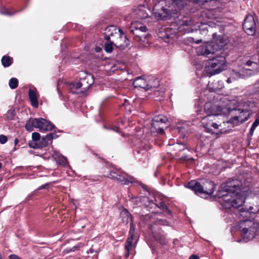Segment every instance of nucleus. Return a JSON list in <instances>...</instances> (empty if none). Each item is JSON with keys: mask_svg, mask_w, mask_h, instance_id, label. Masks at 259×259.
Wrapping results in <instances>:
<instances>
[{"mask_svg": "<svg viewBox=\"0 0 259 259\" xmlns=\"http://www.w3.org/2000/svg\"><path fill=\"white\" fill-rule=\"evenodd\" d=\"M239 183L238 181H233L224 186L222 185L218 192V196L223 199L224 205L228 208L232 207L238 208L245 202V197L236 192L240 189Z\"/></svg>", "mask_w": 259, "mask_h": 259, "instance_id": "f257e3e1", "label": "nucleus"}, {"mask_svg": "<svg viewBox=\"0 0 259 259\" xmlns=\"http://www.w3.org/2000/svg\"><path fill=\"white\" fill-rule=\"evenodd\" d=\"M165 6L163 2L156 4L153 9V14L157 20H167L178 18V0H167Z\"/></svg>", "mask_w": 259, "mask_h": 259, "instance_id": "f03ea898", "label": "nucleus"}, {"mask_svg": "<svg viewBox=\"0 0 259 259\" xmlns=\"http://www.w3.org/2000/svg\"><path fill=\"white\" fill-rule=\"evenodd\" d=\"M227 43V40L223 36H218L216 33H213L212 41L198 47L196 49V52L199 55L208 56L221 50Z\"/></svg>", "mask_w": 259, "mask_h": 259, "instance_id": "7ed1b4c3", "label": "nucleus"}, {"mask_svg": "<svg viewBox=\"0 0 259 259\" xmlns=\"http://www.w3.org/2000/svg\"><path fill=\"white\" fill-rule=\"evenodd\" d=\"M246 66L248 68H243L239 72H234L232 74L235 78H245L259 72V52L246 61Z\"/></svg>", "mask_w": 259, "mask_h": 259, "instance_id": "20e7f679", "label": "nucleus"}, {"mask_svg": "<svg viewBox=\"0 0 259 259\" xmlns=\"http://www.w3.org/2000/svg\"><path fill=\"white\" fill-rule=\"evenodd\" d=\"M187 187L201 197L203 195H211L213 193L214 189V185L212 182L202 180L200 181H191L188 183Z\"/></svg>", "mask_w": 259, "mask_h": 259, "instance_id": "39448f33", "label": "nucleus"}, {"mask_svg": "<svg viewBox=\"0 0 259 259\" xmlns=\"http://www.w3.org/2000/svg\"><path fill=\"white\" fill-rule=\"evenodd\" d=\"M223 118L215 117L212 115H206L202 119L201 123L207 132L213 133L215 130L220 128V133H224L227 132V130L223 127Z\"/></svg>", "mask_w": 259, "mask_h": 259, "instance_id": "423d86ee", "label": "nucleus"}, {"mask_svg": "<svg viewBox=\"0 0 259 259\" xmlns=\"http://www.w3.org/2000/svg\"><path fill=\"white\" fill-rule=\"evenodd\" d=\"M259 228V225L253 220H243L240 222L239 229L244 239H253Z\"/></svg>", "mask_w": 259, "mask_h": 259, "instance_id": "0eeeda50", "label": "nucleus"}, {"mask_svg": "<svg viewBox=\"0 0 259 259\" xmlns=\"http://www.w3.org/2000/svg\"><path fill=\"white\" fill-rule=\"evenodd\" d=\"M226 67V60L223 56H217L209 59L206 64V70L211 75L219 73Z\"/></svg>", "mask_w": 259, "mask_h": 259, "instance_id": "6e6552de", "label": "nucleus"}, {"mask_svg": "<svg viewBox=\"0 0 259 259\" xmlns=\"http://www.w3.org/2000/svg\"><path fill=\"white\" fill-rule=\"evenodd\" d=\"M230 111L228 108L222 107L210 102L206 103L204 105V112L206 115H212L215 117L224 118V115L227 114Z\"/></svg>", "mask_w": 259, "mask_h": 259, "instance_id": "1a4fd4ad", "label": "nucleus"}, {"mask_svg": "<svg viewBox=\"0 0 259 259\" xmlns=\"http://www.w3.org/2000/svg\"><path fill=\"white\" fill-rule=\"evenodd\" d=\"M257 24H258L257 17L254 15H248L243 24L245 32L249 35H253L256 30Z\"/></svg>", "mask_w": 259, "mask_h": 259, "instance_id": "9d476101", "label": "nucleus"}, {"mask_svg": "<svg viewBox=\"0 0 259 259\" xmlns=\"http://www.w3.org/2000/svg\"><path fill=\"white\" fill-rule=\"evenodd\" d=\"M159 225H168V222L166 220L163 219H157L153 224L151 225L150 229L153 234V236L156 241L161 244H165V235L161 232H158L157 229L159 230L158 226Z\"/></svg>", "mask_w": 259, "mask_h": 259, "instance_id": "9b49d317", "label": "nucleus"}, {"mask_svg": "<svg viewBox=\"0 0 259 259\" xmlns=\"http://www.w3.org/2000/svg\"><path fill=\"white\" fill-rule=\"evenodd\" d=\"M58 136L55 133H50L45 136H43L39 143H35L32 142L29 143L30 147L37 149L47 146L49 144H51L53 139L58 138Z\"/></svg>", "mask_w": 259, "mask_h": 259, "instance_id": "f8f14e48", "label": "nucleus"}, {"mask_svg": "<svg viewBox=\"0 0 259 259\" xmlns=\"http://www.w3.org/2000/svg\"><path fill=\"white\" fill-rule=\"evenodd\" d=\"M129 40L127 38L126 35L121 30L118 32L115 36L112 38V42L114 43V45L121 49H124L129 45Z\"/></svg>", "mask_w": 259, "mask_h": 259, "instance_id": "ddd939ff", "label": "nucleus"}, {"mask_svg": "<svg viewBox=\"0 0 259 259\" xmlns=\"http://www.w3.org/2000/svg\"><path fill=\"white\" fill-rule=\"evenodd\" d=\"M140 200L141 202H143L147 207L152 208L156 206L161 208L163 210L167 209L164 202L161 201L157 203V200L155 198L154 199H150L147 197H143L141 198Z\"/></svg>", "mask_w": 259, "mask_h": 259, "instance_id": "4468645a", "label": "nucleus"}, {"mask_svg": "<svg viewBox=\"0 0 259 259\" xmlns=\"http://www.w3.org/2000/svg\"><path fill=\"white\" fill-rule=\"evenodd\" d=\"M78 82L80 85L81 90H82V93L83 94L94 83V77L90 74H87L85 77L80 78Z\"/></svg>", "mask_w": 259, "mask_h": 259, "instance_id": "2eb2a0df", "label": "nucleus"}, {"mask_svg": "<svg viewBox=\"0 0 259 259\" xmlns=\"http://www.w3.org/2000/svg\"><path fill=\"white\" fill-rule=\"evenodd\" d=\"M135 231V227L133 223L132 222L130 223V229L128 233V237L125 242V249L126 250V256L128 257L130 254V251L133 244V240L134 239V234Z\"/></svg>", "mask_w": 259, "mask_h": 259, "instance_id": "dca6fc26", "label": "nucleus"}, {"mask_svg": "<svg viewBox=\"0 0 259 259\" xmlns=\"http://www.w3.org/2000/svg\"><path fill=\"white\" fill-rule=\"evenodd\" d=\"M104 38L106 40H110L113 38H115L116 35L120 31V28H117L116 26L110 25L107 27L104 30Z\"/></svg>", "mask_w": 259, "mask_h": 259, "instance_id": "f3484780", "label": "nucleus"}, {"mask_svg": "<svg viewBox=\"0 0 259 259\" xmlns=\"http://www.w3.org/2000/svg\"><path fill=\"white\" fill-rule=\"evenodd\" d=\"M38 128L40 131H50L54 128V124L42 118H38Z\"/></svg>", "mask_w": 259, "mask_h": 259, "instance_id": "a211bd4d", "label": "nucleus"}, {"mask_svg": "<svg viewBox=\"0 0 259 259\" xmlns=\"http://www.w3.org/2000/svg\"><path fill=\"white\" fill-rule=\"evenodd\" d=\"M247 119V117H245L244 118H242V116L241 115L235 116L231 118L228 121L225 122L224 120H223V127H225V126L226 125V124H228L229 123L232 124V126H236L245 122Z\"/></svg>", "mask_w": 259, "mask_h": 259, "instance_id": "6ab92c4d", "label": "nucleus"}, {"mask_svg": "<svg viewBox=\"0 0 259 259\" xmlns=\"http://www.w3.org/2000/svg\"><path fill=\"white\" fill-rule=\"evenodd\" d=\"M147 77L144 78L142 77H137L133 81V84L135 88H141L145 91H147Z\"/></svg>", "mask_w": 259, "mask_h": 259, "instance_id": "aec40b11", "label": "nucleus"}, {"mask_svg": "<svg viewBox=\"0 0 259 259\" xmlns=\"http://www.w3.org/2000/svg\"><path fill=\"white\" fill-rule=\"evenodd\" d=\"M168 127L167 125H162L152 119L151 123V131L152 133L163 134L164 129Z\"/></svg>", "mask_w": 259, "mask_h": 259, "instance_id": "412c9836", "label": "nucleus"}, {"mask_svg": "<svg viewBox=\"0 0 259 259\" xmlns=\"http://www.w3.org/2000/svg\"><path fill=\"white\" fill-rule=\"evenodd\" d=\"M147 91L152 90L159 86V81L158 79L153 76H150L147 77Z\"/></svg>", "mask_w": 259, "mask_h": 259, "instance_id": "4be33fe9", "label": "nucleus"}, {"mask_svg": "<svg viewBox=\"0 0 259 259\" xmlns=\"http://www.w3.org/2000/svg\"><path fill=\"white\" fill-rule=\"evenodd\" d=\"M66 88L73 94H83L79 82H71L66 84Z\"/></svg>", "mask_w": 259, "mask_h": 259, "instance_id": "5701e85b", "label": "nucleus"}, {"mask_svg": "<svg viewBox=\"0 0 259 259\" xmlns=\"http://www.w3.org/2000/svg\"><path fill=\"white\" fill-rule=\"evenodd\" d=\"M117 181L121 184L128 185L130 183H134V179L133 177L128 176L125 173L121 172Z\"/></svg>", "mask_w": 259, "mask_h": 259, "instance_id": "b1692460", "label": "nucleus"}, {"mask_svg": "<svg viewBox=\"0 0 259 259\" xmlns=\"http://www.w3.org/2000/svg\"><path fill=\"white\" fill-rule=\"evenodd\" d=\"M28 96L31 105L34 108H38V103L36 95V91L35 90L30 89L28 91Z\"/></svg>", "mask_w": 259, "mask_h": 259, "instance_id": "393cba45", "label": "nucleus"}, {"mask_svg": "<svg viewBox=\"0 0 259 259\" xmlns=\"http://www.w3.org/2000/svg\"><path fill=\"white\" fill-rule=\"evenodd\" d=\"M38 118H31L28 120L25 124L26 130L31 132L34 127L38 128Z\"/></svg>", "mask_w": 259, "mask_h": 259, "instance_id": "a878e982", "label": "nucleus"}, {"mask_svg": "<svg viewBox=\"0 0 259 259\" xmlns=\"http://www.w3.org/2000/svg\"><path fill=\"white\" fill-rule=\"evenodd\" d=\"M135 13L137 17L139 19H145L149 16L148 13L147 12L144 7H140L135 10Z\"/></svg>", "mask_w": 259, "mask_h": 259, "instance_id": "bb28decb", "label": "nucleus"}, {"mask_svg": "<svg viewBox=\"0 0 259 259\" xmlns=\"http://www.w3.org/2000/svg\"><path fill=\"white\" fill-rule=\"evenodd\" d=\"M153 119L155 120L156 122L162 124V126L167 125L168 126L169 125L168 118L166 116L163 115H158L155 116Z\"/></svg>", "mask_w": 259, "mask_h": 259, "instance_id": "cd10ccee", "label": "nucleus"}, {"mask_svg": "<svg viewBox=\"0 0 259 259\" xmlns=\"http://www.w3.org/2000/svg\"><path fill=\"white\" fill-rule=\"evenodd\" d=\"M120 218L123 223L127 224L130 221H132L131 215L126 209H123L120 213Z\"/></svg>", "mask_w": 259, "mask_h": 259, "instance_id": "c85d7f7f", "label": "nucleus"}, {"mask_svg": "<svg viewBox=\"0 0 259 259\" xmlns=\"http://www.w3.org/2000/svg\"><path fill=\"white\" fill-rule=\"evenodd\" d=\"M166 35L168 39H174V40H177L178 38V31L177 30L172 32V28H168L166 30Z\"/></svg>", "mask_w": 259, "mask_h": 259, "instance_id": "c756f323", "label": "nucleus"}, {"mask_svg": "<svg viewBox=\"0 0 259 259\" xmlns=\"http://www.w3.org/2000/svg\"><path fill=\"white\" fill-rule=\"evenodd\" d=\"M140 24L134 23L132 24V27L130 28V31L137 36H140L139 34V25Z\"/></svg>", "mask_w": 259, "mask_h": 259, "instance_id": "7c9ffc66", "label": "nucleus"}, {"mask_svg": "<svg viewBox=\"0 0 259 259\" xmlns=\"http://www.w3.org/2000/svg\"><path fill=\"white\" fill-rule=\"evenodd\" d=\"M2 64L5 67H9L12 63L11 57L9 56H4L2 59Z\"/></svg>", "mask_w": 259, "mask_h": 259, "instance_id": "2f4dec72", "label": "nucleus"}, {"mask_svg": "<svg viewBox=\"0 0 259 259\" xmlns=\"http://www.w3.org/2000/svg\"><path fill=\"white\" fill-rule=\"evenodd\" d=\"M9 84L11 89H16L18 87V79L16 78H12L9 81Z\"/></svg>", "mask_w": 259, "mask_h": 259, "instance_id": "473e14b6", "label": "nucleus"}, {"mask_svg": "<svg viewBox=\"0 0 259 259\" xmlns=\"http://www.w3.org/2000/svg\"><path fill=\"white\" fill-rule=\"evenodd\" d=\"M121 173V172L120 171H110L108 177L113 180L117 181Z\"/></svg>", "mask_w": 259, "mask_h": 259, "instance_id": "72a5a7b5", "label": "nucleus"}, {"mask_svg": "<svg viewBox=\"0 0 259 259\" xmlns=\"http://www.w3.org/2000/svg\"><path fill=\"white\" fill-rule=\"evenodd\" d=\"M110 42L105 43V50L107 53H111L113 50V45H114V42H112V39L109 40Z\"/></svg>", "mask_w": 259, "mask_h": 259, "instance_id": "f704fd0d", "label": "nucleus"}, {"mask_svg": "<svg viewBox=\"0 0 259 259\" xmlns=\"http://www.w3.org/2000/svg\"><path fill=\"white\" fill-rule=\"evenodd\" d=\"M32 141L30 143L34 142L35 143H38L40 141V134L38 133L34 132L32 134Z\"/></svg>", "mask_w": 259, "mask_h": 259, "instance_id": "c9c22d12", "label": "nucleus"}, {"mask_svg": "<svg viewBox=\"0 0 259 259\" xmlns=\"http://www.w3.org/2000/svg\"><path fill=\"white\" fill-rule=\"evenodd\" d=\"M15 110H9L6 114V118L9 120H12L15 116Z\"/></svg>", "mask_w": 259, "mask_h": 259, "instance_id": "e433bc0d", "label": "nucleus"}, {"mask_svg": "<svg viewBox=\"0 0 259 259\" xmlns=\"http://www.w3.org/2000/svg\"><path fill=\"white\" fill-rule=\"evenodd\" d=\"M58 161L60 164L63 165H65L67 163V159L62 155L59 157Z\"/></svg>", "mask_w": 259, "mask_h": 259, "instance_id": "4c0bfd02", "label": "nucleus"}, {"mask_svg": "<svg viewBox=\"0 0 259 259\" xmlns=\"http://www.w3.org/2000/svg\"><path fill=\"white\" fill-rule=\"evenodd\" d=\"M8 141L7 137L4 135H0V143L2 144H5Z\"/></svg>", "mask_w": 259, "mask_h": 259, "instance_id": "58836bf2", "label": "nucleus"}, {"mask_svg": "<svg viewBox=\"0 0 259 259\" xmlns=\"http://www.w3.org/2000/svg\"><path fill=\"white\" fill-rule=\"evenodd\" d=\"M188 40L191 43L195 42L198 44L202 41V39H195L194 38L191 37L188 38Z\"/></svg>", "mask_w": 259, "mask_h": 259, "instance_id": "ea45409f", "label": "nucleus"}, {"mask_svg": "<svg viewBox=\"0 0 259 259\" xmlns=\"http://www.w3.org/2000/svg\"><path fill=\"white\" fill-rule=\"evenodd\" d=\"M147 28L146 26L143 25L142 24L139 25V32L141 31L142 32H145L147 31Z\"/></svg>", "mask_w": 259, "mask_h": 259, "instance_id": "a19ab883", "label": "nucleus"}, {"mask_svg": "<svg viewBox=\"0 0 259 259\" xmlns=\"http://www.w3.org/2000/svg\"><path fill=\"white\" fill-rule=\"evenodd\" d=\"M1 13L2 14H5V15H9V16H11L13 14H14L15 13H16V12H15V13H10L9 12V11L8 10H5L4 11H1Z\"/></svg>", "mask_w": 259, "mask_h": 259, "instance_id": "79ce46f5", "label": "nucleus"}, {"mask_svg": "<svg viewBox=\"0 0 259 259\" xmlns=\"http://www.w3.org/2000/svg\"><path fill=\"white\" fill-rule=\"evenodd\" d=\"M259 125V118H256L255 120L251 126L253 127L254 128H256V127Z\"/></svg>", "mask_w": 259, "mask_h": 259, "instance_id": "37998d69", "label": "nucleus"}, {"mask_svg": "<svg viewBox=\"0 0 259 259\" xmlns=\"http://www.w3.org/2000/svg\"><path fill=\"white\" fill-rule=\"evenodd\" d=\"M193 159L189 157L188 156H185V157H181L180 158H179V160H183L184 161H188L189 160H192Z\"/></svg>", "mask_w": 259, "mask_h": 259, "instance_id": "c03bdc74", "label": "nucleus"}, {"mask_svg": "<svg viewBox=\"0 0 259 259\" xmlns=\"http://www.w3.org/2000/svg\"><path fill=\"white\" fill-rule=\"evenodd\" d=\"M253 208L252 207H249V211L251 212V213H255L256 212L258 211V210H259V208L257 207L254 210H252V209Z\"/></svg>", "mask_w": 259, "mask_h": 259, "instance_id": "a18cd8bd", "label": "nucleus"}, {"mask_svg": "<svg viewBox=\"0 0 259 259\" xmlns=\"http://www.w3.org/2000/svg\"><path fill=\"white\" fill-rule=\"evenodd\" d=\"M189 259H199V257L197 255L192 254L190 256Z\"/></svg>", "mask_w": 259, "mask_h": 259, "instance_id": "49530a36", "label": "nucleus"}, {"mask_svg": "<svg viewBox=\"0 0 259 259\" xmlns=\"http://www.w3.org/2000/svg\"><path fill=\"white\" fill-rule=\"evenodd\" d=\"M59 84H60V81H59L58 82V84H57V91H58V93L59 95L60 96H61L62 94V93L61 92L60 89H59Z\"/></svg>", "mask_w": 259, "mask_h": 259, "instance_id": "de8ad7c7", "label": "nucleus"}, {"mask_svg": "<svg viewBox=\"0 0 259 259\" xmlns=\"http://www.w3.org/2000/svg\"><path fill=\"white\" fill-rule=\"evenodd\" d=\"M185 149V145L183 144H181L179 143V150H184Z\"/></svg>", "mask_w": 259, "mask_h": 259, "instance_id": "09e8293b", "label": "nucleus"}, {"mask_svg": "<svg viewBox=\"0 0 259 259\" xmlns=\"http://www.w3.org/2000/svg\"><path fill=\"white\" fill-rule=\"evenodd\" d=\"M255 128H254L253 127L251 126L250 129V131H249V134L250 135H252L253 132H254V131L255 130Z\"/></svg>", "mask_w": 259, "mask_h": 259, "instance_id": "8fccbe9b", "label": "nucleus"}, {"mask_svg": "<svg viewBox=\"0 0 259 259\" xmlns=\"http://www.w3.org/2000/svg\"><path fill=\"white\" fill-rule=\"evenodd\" d=\"M47 185L46 184V185H42V186H40L39 188H38V190H41V189H45Z\"/></svg>", "mask_w": 259, "mask_h": 259, "instance_id": "3c124183", "label": "nucleus"}, {"mask_svg": "<svg viewBox=\"0 0 259 259\" xmlns=\"http://www.w3.org/2000/svg\"><path fill=\"white\" fill-rule=\"evenodd\" d=\"M142 151L143 155H145V156H147V153L146 151H145V150H142Z\"/></svg>", "mask_w": 259, "mask_h": 259, "instance_id": "603ef678", "label": "nucleus"}, {"mask_svg": "<svg viewBox=\"0 0 259 259\" xmlns=\"http://www.w3.org/2000/svg\"><path fill=\"white\" fill-rule=\"evenodd\" d=\"M14 142H15V144L17 145L18 144V143L19 142L18 139L17 138H16L15 139Z\"/></svg>", "mask_w": 259, "mask_h": 259, "instance_id": "864d4df0", "label": "nucleus"}, {"mask_svg": "<svg viewBox=\"0 0 259 259\" xmlns=\"http://www.w3.org/2000/svg\"><path fill=\"white\" fill-rule=\"evenodd\" d=\"M238 111L240 113H242L243 112H244V110H241V109H238Z\"/></svg>", "mask_w": 259, "mask_h": 259, "instance_id": "5fc2aeb1", "label": "nucleus"}, {"mask_svg": "<svg viewBox=\"0 0 259 259\" xmlns=\"http://www.w3.org/2000/svg\"><path fill=\"white\" fill-rule=\"evenodd\" d=\"M111 130H114V131H115V132H119V129H118V128H116V130H115V129H114V128H111Z\"/></svg>", "mask_w": 259, "mask_h": 259, "instance_id": "6e6d98bb", "label": "nucleus"}, {"mask_svg": "<svg viewBox=\"0 0 259 259\" xmlns=\"http://www.w3.org/2000/svg\"><path fill=\"white\" fill-rule=\"evenodd\" d=\"M227 82H228V83H230V82H231V79H230V78H228V79H227Z\"/></svg>", "mask_w": 259, "mask_h": 259, "instance_id": "4d7b16f0", "label": "nucleus"}, {"mask_svg": "<svg viewBox=\"0 0 259 259\" xmlns=\"http://www.w3.org/2000/svg\"><path fill=\"white\" fill-rule=\"evenodd\" d=\"M100 49L99 48H96V51H97V52H99V50H100Z\"/></svg>", "mask_w": 259, "mask_h": 259, "instance_id": "13d9d810", "label": "nucleus"}, {"mask_svg": "<svg viewBox=\"0 0 259 259\" xmlns=\"http://www.w3.org/2000/svg\"><path fill=\"white\" fill-rule=\"evenodd\" d=\"M2 255H1V254L0 253V259H2Z\"/></svg>", "mask_w": 259, "mask_h": 259, "instance_id": "bf43d9fd", "label": "nucleus"}, {"mask_svg": "<svg viewBox=\"0 0 259 259\" xmlns=\"http://www.w3.org/2000/svg\"><path fill=\"white\" fill-rule=\"evenodd\" d=\"M2 163L0 162V169H1V167H2Z\"/></svg>", "mask_w": 259, "mask_h": 259, "instance_id": "052dcab7", "label": "nucleus"}, {"mask_svg": "<svg viewBox=\"0 0 259 259\" xmlns=\"http://www.w3.org/2000/svg\"><path fill=\"white\" fill-rule=\"evenodd\" d=\"M138 154H140V152L139 151H137Z\"/></svg>", "mask_w": 259, "mask_h": 259, "instance_id": "680f3d73", "label": "nucleus"}]
</instances>
